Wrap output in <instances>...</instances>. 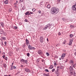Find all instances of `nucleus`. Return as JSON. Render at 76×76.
<instances>
[{
	"instance_id": "1",
	"label": "nucleus",
	"mask_w": 76,
	"mask_h": 76,
	"mask_svg": "<svg viewBox=\"0 0 76 76\" xmlns=\"http://www.w3.org/2000/svg\"><path fill=\"white\" fill-rule=\"evenodd\" d=\"M58 9L57 7H52L50 10L51 13L53 15H56L58 12Z\"/></svg>"
},
{
	"instance_id": "2",
	"label": "nucleus",
	"mask_w": 76,
	"mask_h": 76,
	"mask_svg": "<svg viewBox=\"0 0 76 76\" xmlns=\"http://www.w3.org/2000/svg\"><path fill=\"white\" fill-rule=\"evenodd\" d=\"M52 26V24L49 23L47 25H46V27H45L43 28V30H45L48 28H49V29H50L51 27Z\"/></svg>"
},
{
	"instance_id": "3",
	"label": "nucleus",
	"mask_w": 76,
	"mask_h": 76,
	"mask_svg": "<svg viewBox=\"0 0 76 76\" xmlns=\"http://www.w3.org/2000/svg\"><path fill=\"white\" fill-rule=\"evenodd\" d=\"M20 61L22 63L26 64H28V60H25L23 59H22L20 60Z\"/></svg>"
},
{
	"instance_id": "4",
	"label": "nucleus",
	"mask_w": 76,
	"mask_h": 76,
	"mask_svg": "<svg viewBox=\"0 0 76 76\" xmlns=\"http://www.w3.org/2000/svg\"><path fill=\"white\" fill-rule=\"evenodd\" d=\"M37 53L40 55V56H41V55H42L43 54V52H42V51L41 50H38V51H37Z\"/></svg>"
},
{
	"instance_id": "5",
	"label": "nucleus",
	"mask_w": 76,
	"mask_h": 76,
	"mask_svg": "<svg viewBox=\"0 0 76 76\" xmlns=\"http://www.w3.org/2000/svg\"><path fill=\"white\" fill-rule=\"evenodd\" d=\"M28 47L29 49L30 50H35V48L34 47H33L32 46H31V45H30L28 46Z\"/></svg>"
},
{
	"instance_id": "6",
	"label": "nucleus",
	"mask_w": 76,
	"mask_h": 76,
	"mask_svg": "<svg viewBox=\"0 0 76 76\" xmlns=\"http://www.w3.org/2000/svg\"><path fill=\"white\" fill-rule=\"evenodd\" d=\"M44 39V37H43V36H41L40 38V42L41 43H42L43 42H44V40H43V39Z\"/></svg>"
},
{
	"instance_id": "7",
	"label": "nucleus",
	"mask_w": 76,
	"mask_h": 76,
	"mask_svg": "<svg viewBox=\"0 0 76 76\" xmlns=\"http://www.w3.org/2000/svg\"><path fill=\"white\" fill-rule=\"evenodd\" d=\"M24 70L27 73H30V72H31V71H30V70L28 68H25L24 69Z\"/></svg>"
},
{
	"instance_id": "8",
	"label": "nucleus",
	"mask_w": 76,
	"mask_h": 76,
	"mask_svg": "<svg viewBox=\"0 0 76 76\" xmlns=\"http://www.w3.org/2000/svg\"><path fill=\"white\" fill-rule=\"evenodd\" d=\"M66 56V53H64L62 54V56H61V58H64Z\"/></svg>"
},
{
	"instance_id": "9",
	"label": "nucleus",
	"mask_w": 76,
	"mask_h": 76,
	"mask_svg": "<svg viewBox=\"0 0 76 76\" xmlns=\"http://www.w3.org/2000/svg\"><path fill=\"white\" fill-rule=\"evenodd\" d=\"M72 9L73 10H76V6L74 5V6L72 7Z\"/></svg>"
},
{
	"instance_id": "10",
	"label": "nucleus",
	"mask_w": 76,
	"mask_h": 76,
	"mask_svg": "<svg viewBox=\"0 0 76 76\" xmlns=\"http://www.w3.org/2000/svg\"><path fill=\"white\" fill-rule=\"evenodd\" d=\"M9 3V1L8 0H6L4 3L3 4H7Z\"/></svg>"
},
{
	"instance_id": "11",
	"label": "nucleus",
	"mask_w": 76,
	"mask_h": 76,
	"mask_svg": "<svg viewBox=\"0 0 76 76\" xmlns=\"http://www.w3.org/2000/svg\"><path fill=\"white\" fill-rule=\"evenodd\" d=\"M0 23L1 26H2V28H4V23H3V22H0Z\"/></svg>"
},
{
	"instance_id": "12",
	"label": "nucleus",
	"mask_w": 76,
	"mask_h": 76,
	"mask_svg": "<svg viewBox=\"0 0 76 76\" xmlns=\"http://www.w3.org/2000/svg\"><path fill=\"white\" fill-rule=\"evenodd\" d=\"M69 70L70 72L73 71V66H71L69 67Z\"/></svg>"
},
{
	"instance_id": "13",
	"label": "nucleus",
	"mask_w": 76,
	"mask_h": 76,
	"mask_svg": "<svg viewBox=\"0 0 76 76\" xmlns=\"http://www.w3.org/2000/svg\"><path fill=\"white\" fill-rule=\"evenodd\" d=\"M26 43H29V40L28 39H26Z\"/></svg>"
},
{
	"instance_id": "14",
	"label": "nucleus",
	"mask_w": 76,
	"mask_h": 76,
	"mask_svg": "<svg viewBox=\"0 0 76 76\" xmlns=\"http://www.w3.org/2000/svg\"><path fill=\"white\" fill-rule=\"evenodd\" d=\"M4 32V31H3L2 30H0V33L1 34V35H2L3 34Z\"/></svg>"
},
{
	"instance_id": "15",
	"label": "nucleus",
	"mask_w": 76,
	"mask_h": 76,
	"mask_svg": "<svg viewBox=\"0 0 76 76\" xmlns=\"http://www.w3.org/2000/svg\"><path fill=\"white\" fill-rule=\"evenodd\" d=\"M43 75H45V76H49L50 75L49 74H43Z\"/></svg>"
},
{
	"instance_id": "16",
	"label": "nucleus",
	"mask_w": 76,
	"mask_h": 76,
	"mask_svg": "<svg viewBox=\"0 0 76 76\" xmlns=\"http://www.w3.org/2000/svg\"><path fill=\"white\" fill-rule=\"evenodd\" d=\"M73 39H70L69 40V42H70V43H72V42H73Z\"/></svg>"
},
{
	"instance_id": "17",
	"label": "nucleus",
	"mask_w": 76,
	"mask_h": 76,
	"mask_svg": "<svg viewBox=\"0 0 76 76\" xmlns=\"http://www.w3.org/2000/svg\"><path fill=\"white\" fill-rule=\"evenodd\" d=\"M53 68V65H51L49 67V69H51Z\"/></svg>"
},
{
	"instance_id": "18",
	"label": "nucleus",
	"mask_w": 76,
	"mask_h": 76,
	"mask_svg": "<svg viewBox=\"0 0 76 76\" xmlns=\"http://www.w3.org/2000/svg\"><path fill=\"white\" fill-rule=\"evenodd\" d=\"M47 7L48 9H50L51 7V6L50 4H48L47 5Z\"/></svg>"
},
{
	"instance_id": "19",
	"label": "nucleus",
	"mask_w": 76,
	"mask_h": 76,
	"mask_svg": "<svg viewBox=\"0 0 76 76\" xmlns=\"http://www.w3.org/2000/svg\"><path fill=\"white\" fill-rule=\"evenodd\" d=\"M73 74V71H70V75L71 76H72Z\"/></svg>"
},
{
	"instance_id": "20",
	"label": "nucleus",
	"mask_w": 76,
	"mask_h": 76,
	"mask_svg": "<svg viewBox=\"0 0 76 76\" xmlns=\"http://www.w3.org/2000/svg\"><path fill=\"white\" fill-rule=\"evenodd\" d=\"M1 38L3 40H6V37H1Z\"/></svg>"
},
{
	"instance_id": "21",
	"label": "nucleus",
	"mask_w": 76,
	"mask_h": 76,
	"mask_svg": "<svg viewBox=\"0 0 76 76\" xmlns=\"http://www.w3.org/2000/svg\"><path fill=\"white\" fill-rule=\"evenodd\" d=\"M76 64H72V66H73V67H74V68H75V67H76Z\"/></svg>"
},
{
	"instance_id": "22",
	"label": "nucleus",
	"mask_w": 76,
	"mask_h": 76,
	"mask_svg": "<svg viewBox=\"0 0 76 76\" xmlns=\"http://www.w3.org/2000/svg\"><path fill=\"white\" fill-rule=\"evenodd\" d=\"M69 63L71 64H73L74 63V62H73V61H69Z\"/></svg>"
},
{
	"instance_id": "23",
	"label": "nucleus",
	"mask_w": 76,
	"mask_h": 76,
	"mask_svg": "<svg viewBox=\"0 0 76 76\" xmlns=\"http://www.w3.org/2000/svg\"><path fill=\"white\" fill-rule=\"evenodd\" d=\"M7 66V65H6V64H4L3 65V67H4L5 68H6Z\"/></svg>"
},
{
	"instance_id": "24",
	"label": "nucleus",
	"mask_w": 76,
	"mask_h": 76,
	"mask_svg": "<svg viewBox=\"0 0 76 76\" xmlns=\"http://www.w3.org/2000/svg\"><path fill=\"white\" fill-rule=\"evenodd\" d=\"M62 20H63V21H66V19L65 18H63L62 19Z\"/></svg>"
},
{
	"instance_id": "25",
	"label": "nucleus",
	"mask_w": 76,
	"mask_h": 76,
	"mask_svg": "<svg viewBox=\"0 0 76 76\" xmlns=\"http://www.w3.org/2000/svg\"><path fill=\"white\" fill-rule=\"evenodd\" d=\"M26 47V44H24L23 45V48H25Z\"/></svg>"
},
{
	"instance_id": "26",
	"label": "nucleus",
	"mask_w": 76,
	"mask_h": 76,
	"mask_svg": "<svg viewBox=\"0 0 76 76\" xmlns=\"http://www.w3.org/2000/svg\"><path fill=\"white\" fill-rule=\"evenodd\" d=\"M58 70L57 71H55V73L56 74V75H57L58 73Z\"/></svg>"
},
{
	"instance_id": "27",
	"label": "nucleus",
	"mask_w": 76,
	"mask_h": 76,
	"mask_svg": "<svg viewBox=\"0 0 76 76\" xmlns=\"http://www.w3.org/2000/svg\"><path fill=\"white\" fill-rule=\"evenodd\" d=\"M69 36L71 38H72V37L73 36V35L72 34H70L69 35Z\"/></svg>"
},
{
	"instance_id": "28",
	"label": "nucleus",
	"mask_w": 76,
	"mask_h": 76,
	"mask_svg": "<svg viewBox=\"0 0 76 76\" xmlns=\"http://www.w3.org/2000/svg\"><path fill=\"white\" fill-rule=\"evenodd\" d=\"M70 28H74V26L70 25Z\"/></svg>"
},
{
	"instance_id": "29",
	"label": "nucleus",
	"mask_w": 76,
	"mask_h": 76,
	"mask_svg": "<svg viewBox=\"0 0 76 76\" xmlns=\"http://www.w3.org/2000/svg\"><path fill=\"white\" fill-rule=\"evenodd\" d=\"M4 59L6 61H7V60H8V58H7V57H5Z\"/></svg>"
},
{
	"instance_id": "30",
	"label": "nucleus",
	"mask_w": 76,
	"mask_h": 76,
	"mask_svg": "<svg viewBox=\"0 0 76 76\" xmlns=\"http://www.w3.org/2000/svg\"><path fill=\"white\" fill-rule=\"evenodd\" d=\"M12 66V68L14 69H16V67L13 66Z\"/></svg>"
},
{
	"instance_id": "31",
	"label": "nucleus",
	"mask_w": 76,
	"mask_h": 76,
	"mask_svg": "<svg viewBox=\"0 0 76 76\" xmlns=\"http://www.w3.org/2000/svg\"><path fill=\"white\" fill-rule=\"evenodd\" d=\"M2 35H6V33L5 32H4V31Z\"/></svg>"
},
{
	"instance_id": "32",
	"label": "nucleus",
	"mask_w": 76,
	"mask_h": 76,
	"mask_svg": "<svg viewBox=\"0 0 76 76\" xmlns=\"http://www.w3.org/2000/svg\"><path fill=\"white\" fill-rule=\"evenodd\" d=\"M73 75L74 76H76V73H75V72L74 71L73 72Z\"/></svg>"
},
{
	"instance_id": "33",
	"label": "nucleus",
	"mask_w": 76,
	"mask_h": 76,
	"mask_svg": "<svg viewBox=\"0 0 76 76\" xmlns=\"http://www.w3.org/2000/svg\"><path fill=\"white\" fill-rule=\"evenodd\" d=\"M29 13V12H27L25 13V14L26 15H28Z\"/></svg>"
},
{
	"instance_id": "34",
	"label": "nucleus",
	"mask_w": 76,
	"mask_h": 76,
	"mask_svg": "<svg viewBox=\"0 0 76 76\" xmlns=\"http://www.w3.org/2000/svg\"><path fill=\"white\" fill-rule=\"evenodd\" d=\"M4 43L5 44V46H6L7 45V42L6 41H5Z\"/></svg>"
},
{
	"instance_id": "35",
	"label": "nucleus",
	"mask_w": 76,
	"mask_h": 76,
	"mask_svg": "<svg viewBox=\"0 0 76 76\" xmlns=\"http://www.w3.org/2000/svg\"><path fill=\"white\" fill-rule=\"evenodd\" d=\"M40 58H38V59H37V62H39V61H40Z\"/></svg>"
},
{
	"instance_id": "36",
	"label": "nucleus",
	"mask_w": 76,
	"mask_h": 76,
	"mask_svg": "<svg viewBox=\"0 0 76 76\" xmlns=\"http://www.w3.org/2000/svg\"><path fill=\"white\" fill-rule=\"evenodd\" d=\"M45 71L46 72H49V71H48V69H46L45 70Z\"/></svg>"
},
{
	"instance_id": "37",
	"label": "nucleus",
	"mask_w": 76,
	"mask_h": 76,
	"mask_svg": "<svg viewBox=\"0 0 76 76\" xmlns=\"http://www.w3.org/2000/svg\"><path fill=\"white\" fill-rule=\"evenodd\" d=\"M9 11L10 12H11L12 11V9L11 8H10L9 10Z\"/></svg>"
},
{
	"instance_id": "38",
	"label": "nucleus",
	"mask_w": 76,
	"mask_h": 76,
	"mask_svg": "<svg viewBox=\"0 0 76 76\" xmlns=\"http://www.w3.org/2000/svg\"><path fill=\"white\" fill-rule=\"evenodd\" d=\"M27 56L28 57H29V56H30V54H29V53H27Z\"/></svg>"
},
{
	"instance_id": "39",
	"label": "nucleus",
	"mask_w": 76,
	"mask_h": 76,
	"mask_svg": "<svg viewBox=\"0 0 76 76\" xmlns=\"http://www.w3.org/2000/svg\"><path fill=\"white\" fill-rule=\"evenodd\" d=\"M46 54L48 57V56H49V53H48L47 52L46 53Z\"/></svg>"
},
{
	"instance_id": "40",
	"label": "nucleus",
	"mask_w": 76,
	"mask_h": 76,
	"mask_svg": "<svg viewBox=\"0 0 76 76\" xmlns=\"http://www.w3.org/2000/svg\"><path fill=\"white\" fill-rule=\"evenodd\" d=\"M14 28V29H18V27H17L16 26H15Z\"/></svg>"
},
{
	"instance_id": "41",
	"label": "nucleus",
	"mask_w": 76,
	"mask_h": 76,
	"mask_svg": "<svg viewBox=\"0 0 76 76\" xmlns=\"http://www.w3.org/2000/svg\"><path fill=\"white\" fill-rule=\"evenodd\" d=\"M42 3H43V1H41L40 3V4L41 5H42Z\"/></svg>"
},
{
	"instance_id": "42",
	"label": "nucleus",
	"mask_w": 76,
	"mask_h": 76,
	"mask_svg": "<svg viewBox=\"0 0 76 76\" xmlns=\"http://www.w3.org/2000/svg\"><path fill=\"white\" fill-rule=\"evenodd\" d=\"M32 10L33 12H35V8H33Z\"/></svg>"
},
{
	"instance_id": "43",
	"label": "nucleus",
	"mask_w": 76,
	"mask_h": 76,
	"mask_svg": "<svg viewBox=\"0 0 76 76\" xmlns=\"http://www.w3.org/2000/svg\"><path fill=\"white\" fill-rule=\"evenodd\" d=\"M55 70V69H53L52 70V72H54V71Z\"/></svg>"
},
{
	"instance_id": "44",
	"label": "nucleus",
	"mask_w": 76,
	"mask_h": 76,
	"mask_svg": "<svg viewBox=\"0 0 76 76\" xmlns=\"http://www.w3.org/2000/svg\"><path fill=\"white\" fill-rule=\"evenodd\" d=\"M42 61L43 63H45V60H44V59H42Z\"/></svg>"
},
{
	"instance_id": "45",
	"label": "nucleus",
	"mask_w": 76,
	"mask_h": 76,
	"mask_svg": "<svg viewBox=\"0 0 76 76\" xmlns=\"http://www.w3.org/2000/svg\"><path fill=\"white\" fill-rule=\"evenodd\" d=\"M72 43H70V42H69V45H72Z\"/></svg>"
},
{
	"instance_id": "46",
	"label": "nucleus",
	"mask_w": 76,
	"mask_h": 76,
	"mask_svg": "<svg viewBox=\"0 0 76 76\" xmlns=\"http://www.w3.org/2000/svg\"><path fill=\"white\" fill-rule=\"evenodd\" d=\"M38 13H39V14H41V11L39 10L38 11Z\"/></svg>"
},
{
	"instance_id": "47",
	"label": "nucleus",
	"mask_w": 76,
	"mask_h": 76,
	"mask_svg": "<svg viewBox=\"0 0 76 76\" xmlns=\"http://www.w3.org/2000/svg\"><path fill=\"white\" fill-rule=\"evenodd\" d=\"M2 57L3 58H5V55H3L2 56Z\"/></svg>"
},
{
	"instance_id": "48",
	"label": "nucleus",
	"mask_w": 76,
	"mask_h": 76,
	"mask_svg": "<svg viewBox=\"0 0 76 76\" xmlns=\"http://www.w3.org/2000/svg\"><path fill=\"white\" fill-rule=\"evenodd\" d=\"M58 67L59 68V69H61L62 68V67L61 68V66H58Z\"/></svg>"
},
{
	"instance_id": "49",
	"label": "nucleus",
	"mask_w": 76,
	"mask_h": 76,
	"mask_svg": "<svg viewBox=\"0 0 76 76\" xmlns=\"http://www.w3.org/2000/svg\"><path fill=\"white\" fill-rule=\"evenodd\" d=\"M54 64L55 65H57V64L56 63V61L54 62Z\"/></svg>"
},
{
	"instance_id": "50",
	"label": "nucleus",
	"mask_w": 76,
	"mask_h": 76,
	"mask_svg": "<svg viewBox=\"0 0 76 76\" xmlns=\"http://www.w3.org/2000/svg\"><path fill=\"white\" fill-rule=\"evenodd\" d=\"M25 22H28V20L26 19H25Z\"/></svg>"
},
{
	"instance_id": "51",
	"label": "nucleus",
	"mask_w": 76,
	"mask_h": 76,
	"mask_svg": "<svg viewBox=\"0 0 76 76\" xmlns=\"http://www.w3.org/2000/svg\"><path fill=\"white\" fill-rule=\"evenodd\" d=\"M14 4L15 6H17V5H18V4H17V3H14Z\"/></svg>"
},
{
	"instance_id": "52",
	"label": "nucleus",
	"mask_w": 76,
	"mask_h": 76,
	"mask_svg": "<svg viewBox=\"0 0 76 76\" xmlns=\"http://www.w3.org/2000/svg\"><path fill=\"white\" fill-rule=\"evenodd\" d=\"M57 70H58V69H59V68H58V66H57Z\"/></svg>"
},
{
	"instance_id": "53",
	"label": "nucleus",
	"mask_w": 76,
	"mask_h": 76,
	"mask_svg": "<svg viewBox=\"0 0 76 76\" xmlns=\"http://www.w3.org/2000/svg\"><path fill=\"white\" fill-rule=\"evenodd\" d=\"M58 35H61V33L60 32H59Z\"/></svg>"
},
{
	"instance_id": "54",
	"label": "nucleus",
	"mask_w": 76,
	"mask_h": 76,
	"mask_svg": "<svg viewBox=\"0 0 76 76\" xmlns=\"http://www.w3.org/2000/svg\"><path fill=\"white\" fill-rule=\"evenodd\" d=\"M21 2H23V0H19Z\"/></svg>"
},
{
	"instance_id": "55",
	"label": "nucleus",
	"mask_w": 76,
	"mask_h": 76,
	"mask_svg": "<svg viewBox=\"0 0 76 76\" xmlns=\"http://www.w3.org/2000/svg\"><path fill=\"white\" fill-rule=\"evenodd\" d=\"M4 76H11L10 75H9V76L7 75H4Z\"/></svg>"
},
{
	"instance_id": "56",
	"label": "nucleus",
	"mask_w": 76,
	"mask_h": 76,
	"mask_svg": "<svg viewBox=\"0 0 76 76\" xmlns=\"http://www.w3.org/2000/svg\"><path fill=\"white\" fill-rule=\"evenodd\" d=\"M10 54H11L10 55H12V52H10V53H9Z\"/></svg>"
},
{
	"instance_id": "57",
	"label": "nucleus",
	"mask_w": 76,
	"mask_h": 76,
	"mask_svg": "<svg viewBox=\"0 0 76 76\" xmlns=\"http://www.w3.org/2000/svg\"><path fill=\"white\" fill-rule=\"evenodd\" d=\"M57 1H58V2H60L61 0H58Z\"/></svg>"
},
{
	"instance_id": "58",
	"label": "nucleus",
	"mask_w": 76,
	"mask_h": 76,
	"mask_svg": "<svg viewBox=\"0 0 76 76\" xmlns=\"http://www.w3.org/2000/svg\"><path fill=\"white\" fill-rule=\"evenodd\" d=\"M22 9L23 10H25V7H22Z\"/></svg>"
},
{
	"instance_id": "59",
	"label": "nucleus",
	"mask_w": 76,
	"mask_h": 76,
	"mask_svg": "<svg viewBox=\"0 0 76 76\" xmlns=\"http://www.w3.org/2000/svg\"><path fill=\"white\" fill-rule=\"evenodd\" d=\"M10 69V70H13V68H12V67H11Z\"/></svg>"
},
{
	"instance_id": "60",
	"label": "nucleus",
	"mask_w": 76,
	"mask_h": 76,
	"mask_svg": "<svg viewBox=\"0 0 76 76\" xmlns=\"http://www.w3.org/2000/svg\"><path fill=\"white\" fill-rule=\"evenodd\" d=\"M1 45L2 46H3V42H2V43H1Z\"/></svg>"
},
{
	"instance_id": "61",
	"label": "nucleus",
	"mask_w": 76,
	"mask_h": 76,
	"mask_svg": "<svg viewBox=\"0 0 76 76\" xmlns=\"http://www.w3.org/2000/svg\"><path fill=\"white\" fill-rule=\"evenodd\" d=\"M26 45H28V44H29V43H26Z\"/></svg>"
},
{
	"instance_id": "62",
	"label": "nucleus",
	"mask_w": 76,
	"mask_h": 76,
	"mask_svg": "<svg viewBox=\"0 0 76 76\" xmlns=\"http://www.w3.org/2000/svg\"><path fill=\"white\" fill-rule=\"evenodd\" d=\"M30 13L31 14H33V13H34L33 12H30Z\"/></svg>"
},
{
	"instance_id": "63",
	"label": "nucleus",
	"mask_w": 76,
	"mask_h": 76,
	"mask_svg": "<svg viewBox=\"0 0 76 76\" xmlns=\"http://www.w3.org/2000/svg\"><path fill=\"white\" fill-rule=\"evenodd\" d=\"M74 6H76V2L75 3V4L74 5Z\"/></svg>"
},
{
	"instance_id": "64",
	"label": "nucleus",
	"mask_w": 76,
	"mask_h": 76,
	"mask_svg": "<svg viewBox=\"0 0 76 76\" xmlns=\"http://www.w3.org/2000/svg\"><path fill=\"white\" fill-rule=\"evenodd\" d=\"M31 14V13H29L28 14V15H30V14Z\"/></svg>"
}]
</instances>
